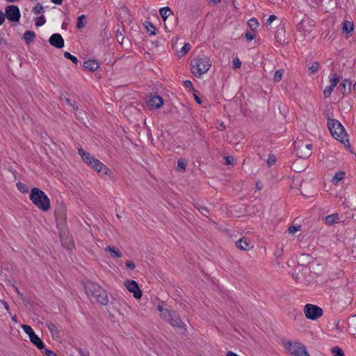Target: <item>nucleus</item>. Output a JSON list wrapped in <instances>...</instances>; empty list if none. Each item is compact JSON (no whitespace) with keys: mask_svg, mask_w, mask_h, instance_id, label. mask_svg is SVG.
<instances>
[{"mask_svg":"<svg viewBox=\"0 0 356 356\" xmlns=\"http://www.w3.org/2000/svg\"><path fill=\"white\" fill-rule=\"evenodd\" d=\"M312 22L308 17L303 18L297 24V31L302 33L305 36L307 35V34H309L312 31L313 26Z\"/></svg>","mask_w":356,"mask_h":356,"instance_id":"obj_11","label":"nucleus"},{"mask_svg":"<svg viewBox=\"0 0 356 356\" xmlns=\"http://www.w3.org/2000/svg\"><path fill=\"white\" fill-rule=\"evenodd\" d=\"M45 355L46 356H57L56 353L48 349L45 350Z\"/></svg>","mask_w":356,"mask_h":356,"instance_id":"obj_53","label":"nucleus"},{"mask_svg":"<svg viewBox=\"0 0 356 356\" xmlns=\"http://www.w3.org/2000/svg\"><path fill=\"white\" fill-rule=\"evenodd\" d=\"M22 328L23 329L24 332L29 336V339H31V337H32V336L35 334L32 327L28 325H22Z\"/></svg>","mask_w":356,"mask_h":356,"instance_id":"obj_29","label":"nucleus"},{"mask_svg":"<svg viewBox=\"0 0 356 356\" xmlns=\"http://www.w3.org/2000/svg\"><path fill=\"white\" fill-rule=\"evenodd\" d=\"M218 126L217 127V128L220 130V131H223L225 129L226 127L224 124L223 122H218Z\"/></svg>","mask_w":356,"mask_h":356,"instance_id":"obj_52","label":"nucleus"},{"mask_svg":"<svg viewBox=\"0 0 356 356\" xmlns=\"http://www.w3.org/2000/svg\"><path fill=\"white\" fill-rule=\"evenodd\" d=\"M30 200L39 209L42 211H48L50 209V200L47 195L38 188H33L31 190L29 195Z\"/></svg>","mask_w":356,"mask_h":356,"instance_id":"obj_4","label":"nucleus"},{"mask_svg":"<svg viewBox=\"0 0 356 356\" xmlns=\"http://www.w3.org/2000/svg\"><path fill=\"white\" fill-rule=\"evenodd\" d=\"M78 153L82 158L83 161L88 163L95 171L99 173L101 176H112V171L102 162H101L97 159L93 157L88 152H86L85 150L81 148L79 149Z\"/></svg>","mask_w":356,"mask_h":356,"instance_id":"obj_1","label":"nucleus"},{"mask_svg":"<svg viewBox=\"0 0 356 356\" xmlns=\"http://www.w3.org/2000/svg\"><path fill=\"white\" fill-rule=\"evenodd\" d=\"M226 356H239L237 354L234 353L232 351H227L226 353Z\"/></svg>","mask_w":356,"mask_h":356,"instance_id":"obj_58","label":"nucleus"},{"mask_svg":"<svg viewBox=\"0 0 356 356\" xmlns=\"http://www.w3.org/2000/svg\"><path fill=\"white\" fill-rule=\"evenodd\" d=\"M332 352L334 356H344L343 350L339 347H334L332 350Z\"/></svg>","mask_w":356,"mask_h":356,"instance_id":"obj_39","label":"nucleus"},{"mask_svg":"<svg viewBox=\"0 0 356 356\" xmlns=\"http://www.w3.org/2000/svg\"><path fill=\"white\" fill-rule=\"evenodd\" d=\"M236 246L241 250L249 251L253 246L251 243L250 239L248 238L243 237L236 242Z\"/></svg>","mask_w":356,"mask_h":356,"instance_id":"obj_15","label":"nucleus"},{"mask_svg":"<svg viewBox=\"0 0 356 356\" xmlns=\"http://www.w3.org/2000/svg\"><path fill=\"white\" fill-rule=\"evenodd\" d=\"M225 163L227 165H232L235 161V159L232 156H225Z\"/></svg>","mask_w":356,"mask_h":356,"instance_id":"obj_45","label":"nucleus"},{"mask_svg":"<svg viewBox=\"0 0 356 356\" xmlns=\"http://www.w3.org/2000/svg\"><path fill=\"white\" fill-rule=\"evenodd\" d=\"M186 163L184 161V160L181 159V160H179L178 162H177V169L179 171H185L186 170Z\"/></svg>","mask_w":356,"mask_h":356,"instance_id":"obj_36","label":"nucleus"},{"mask_svg":"<svg viewBox=\"0 0 356 356\" xmlns=\"http://www.w3.org/2000/svg\"><path fill=\"white\" fill-rule=\"evenodd\" d=\"M56 218H60L61 220H65L66 218V209H65V207L64 206H62L60 207H59L57 210H56Z\"/></svg>","mask_w":356,"mask_h":356,"instance_id":"obj_26","label":"nucleus"},{"mask_svg":"<svg viewBox=\"0 0 356 356\" xmlns=\"http://www.w3.org/2000/svg\"><path fill=\"white\" fill-rule=\"evenodd\" d=\"M147 106L152 109H158L161 108L163 104V101L161 97L159 95L151 96L147 102Z\"/></svg>","mask_w":356,"mask_h":356,"instance_id":"obj_13","label":"nucleus"},{"mask_svg":"<svg viewBox=\"0 0 356 356\" xmlns=\"http://www.w3.org/2000/svg\"><path fill=\"white\" fill-rule=\"evenodd\" d=\"M312 154V145H305L303 143L297 145V154L300 158H307Z\"/></svg>","mask_w":356,"mask_h":356,"instance_id":"obj_12","label":"nucleus"},{"mask_svg":"<svg viewBox=\"0 0 356 356\" xmlns=\"http://www.w3.org/2000/svg\"><path fill=\"white\" fill-rule=\"evenodd\" d=\"M159 13L163 21H165L170 15L173 14L171 9L168 6L161 8L159 10Z\"/></svg>","mask_w":356,"mask_h":356,"instance_id":"obj_22","label":"nucleus"},{"mask_svg":"<svg viewBox=\"0 0 356 356\" xmlns=\"http://www.w3.org/2000/svg\"><path fill=\"white\" fill-rule=\"evenodd\" d=\"M17 188L23 193H26L29 192L28 187L22 184V183H18L17 184Z\"/></svg>","mask_w":356,"mask_h":356,"instance_id":"obj_41","label":"nucleus"},{"mask_svg":"<svg viewBox=\"0 0 356 356\" xmlns=\"http://www.w3.org/2000/svg\"><path fill=\"white\" fill-rule=\"evenodd\" d=\"M31 342L34 344L38 349H43L44 348V343L41 339L36 334L32 336L30 339Z\"/></svg>","mask_w":356,"mask_h":356,"instance_id":"obj_21","label":"nucleus"},{"mask_svg":"<svg viewBox=\"0 0 356 356\" xmlns=\"http://www.w3.org/2000/svg\"><path fill=\"white\" fill-rule=\"evenodd\" d=\"M72 109L74 111H78V106L76 105V104L75 103V102H73V104L72 106H70Z\"/></svg>","mask_w":356,"mask_h":356,"instance_id":"obj_59","label":"nucleus"},{"mask_svg":"<svg viewBox=\"0 0 356 356\" xmlns=\"http://www.w3.org/2000/svg\"><path fill=\"white\" fill-rule=\"evenodd\" d=\"M35 38V34L33 31H26L23 35V38L27 44H30L32 41H33Z\"/></svg>","mask_w":356,"mask_h":356,"instance_id":"obj_24","label":"nucleus"},{"mask_svg":"<svg viewBox=\"0 0 356 356\" xmlns=\"http://www.w3.org/2000/svg\"><path fill=\"white\" fill-rule=\"evenodd\" d=\"M49 42L51 45L58 49H61L64 46V40L59 33L51 35L49 39Z\"/></svg>","mask_w":356,"mask_h":356,"instance_id":"obj_14","label":"nucleus"},{"mask_svg":"<svg viewBox=\"0 0 356 356\" xmlns=\"http://www.w3.org/2000/svg\"><path fill=\"white\" fill-rule=\"evenodd\" d=\"M64 57L67 59H70L74 64H77L79 62L76 56L72 55L70 52L65 51L64 53Z\"/></svg>","mask_w":356,"mask_h":356,"instance_id":"obj_35","label":"nucleus"},{"mask_svg":"<svg viewBox=\"0 0 356 356\" xmlns=\"http://www.w3.org/2000/svg\"><path fill=\"white\" fill-rule=\"evenodd\" d=\"M245 38L248 41H251L254 38V35L251 32H247L245 33Z\"/></svg>","mask_w":356,"mask_h":356,"instance_id":"obj_50","label":"nucleus"},{"mask_svg":"<svg viewBox=\"0 0 356 356\" xmlns=\"http://www.w3.org/2000/svg\"><path fill=\"white\" fill-rule=\"evenodd\" d=\"M157 309L160 312V316L163 318L165 312H169L170 310L168 309H164L161 305L157 306Z\"/></svg>","mask_w":356,"mask_h":356,"instance_id":"obj_46","label":"nucleus"},{"mask_svg":"<svg viewBox=\"0 0 356 356\" xmlns=\"http://www.w3.org/2000/svg\"><path fill=\"white\" fill-rule=\"evenodd\" d=\"M211 66L210 58L205 55L197 56L191 61V73L197 78L207 73Z\"/></svg>","mask_w":356,"mask_h":356,"instance_id":"obj_3","label":"nucleus"},{"mask_svg":"<svg viewBox=\"0 0 356 356\" xmlns=\"http://www.w3.org/2000/svg\"><path fill=\"white\" fill-rule=\"evenodd\" d=\"M83 67L90 72H95L99 67V65L95 60H88L83 63Z\"/></svg>","mask_w":356,"mask_h":356,"instance_id":"obj_17","label":"nucleus"},{"mask_svg":"<svg viewBox=\"0 0 356 356\" xmlns=\"http://www.w3.org/2000/svg\"><path fill=\"white\" fill-rule=\"evenodd\" d=\"M51 1L56 5H60L63 3V0H51Z\"/></svg>","mask_w":356,"mask_h":356,"instance_id":"obj_60","label":"nucleus"},{"mask_svg":"<svg viewBox=\"0 0 356 356\" xmlns=\"http://www.w3.org/2000/svg\"><path fill=\"white\" fill-rule=\"evenodd\" d=\"M284 73V70L282 69H280L277 71H275L274 74L273 79L275 82H280L282 80V75Z\"/></svg>","mask_w":356,"mask_h":356,"instance_id":"obj_32","label":"nucleus"},{"mask_svg":"<svg viewBox=\"0 0 356 356\" xmlns=\"http://www.w3.org/2000/svg\"><path fill=\"white\" fill-rule=\"evenodd\" d=\"M353 23L350 21H345L343 24L342 31L343 33H350L353 31Z\"/></svg>","mask_w":356,"mask_h":356,"instance_id":"obj_25","label":"nucleus"},{"mask_svg":"<svg viewBox=\"0 0 356 356\" xmlns=\"http://www.w3.org/2000/svg\"><path fill=\"white\" fill-rule=\"evenodd\" d=\"M191 49V45L189 43H185L182 48L177 51V55L179 57L184 56Z\"/></svg>","mask_w":356,"mask_h":356,"instance_id":"obj_28","label":"nucleus"},{"mask_svg":"<svg viewBox=\"0 0 356 356\" xmlns=\"http://www.w3.org/2000/svg\"><path fill=\"white\" fill-rule=\"evenodd\" d=\"M275 36L277 42L281 45H284L286 43L285 33L283 30H277Z\"/></svg>","mask_w":356,"mask_h":356,"instance_id":"obj_19","label":"nucleus"},{"mask_svg":"<svg viewBox=\"0 0 356 356\" xmlns=\"http://www.w3.org/2000/svg\"><path fill=\"white\" fill-rule=\"evenodd\" d=\"M327 124L330 134L335 139L343 144L348 143L347 134L339 121L334 119H328Z\"/></svg>","mask_w":356,"mask_h":356,"instance_id":"obj_5","label":"nucleus"},{"mask_svg":"<svg viewBox=\"0 0 356 356\" xmlns=\"http://www.w3.org/2000/svg\"><path fill=\"white\" fill-rule=\"evenodd\" d=\"M116 33H117L116 36H117L118 40L120 41V38H122V40H123L124 37H123L122 33L119 30L117 31Z\"/></svg>","mask_w":356,"mask_h":356,"instance_id":"obj_57","label":"nucleus"},{"mask_svg":"<svg viewBox=\"0 0 356 356\" xmlns=\"http://www.w3.org/2000/svg\"><path fill=\"white\" fill-rule=\"evenodd\" d=\"M78 352H79L80 356H86V355L84 353V351L82 349L79 348L78 350Z\"/></svg>","mask_w":356,"mask_h":356,"instance_id":"obj_63","label":"nucleus"},{"mask_svg":"<svg viewBox=\"0 0 356 356\" xmlns=\"http://www.w3.org/2000/svg\"><path fill=\"white\" fill-rule=\"evenodd\" d=\"M277 19V17L274 15H270L266 21L267 24H270L275 19Z\"/></svg>","mask_w":356,"mask_h":356,"instance_id":"obj_51","label":"nucleus"},{"mask_svg":"<svg viewBox=\"0 0 356 356\" xmlns=\"http://www.w3.org/2000/svg\"><path fill=\"white\" fill-rule=\"evenodd\" d=\"M348 324L349 332L356 336V315L349 318Z\"/></svg>","mask_w":356,"mask_h":356,"instance_id":"obj_18","label":"nucleus"},{"mask_svg":"<svg viewBox=\"0 0 356 356\" xmlns=\"http://www.w3.org/2000/svg\"><path fill=\"white\" fill-rule=\"evenodd\" d=\"M65 102H66L67 104V105H69V106H72V104H73V102H72V101H71V100H70V99H68V98H66V99H65Z\"/></svg>","mask_w":356,"mask_h":356,"instance_id":"obj_64","label":"nucleus"},{"mask_svg":"<svg viewBox=\"0 0 356 356\" xmlns=\"http://www.w3.org/2000/svg\"><path fill=\"white\" fill-rule=\"evenodd\" d=\"M124 286L130 293H133L135 298L139 299L142 297V291L136 281L127 280L124 282Z\"/></svg>","mask_w":356,"mask_h":356,"instance_id":"obj_10","label":"nucleus"},{"mask_svg":"<svg viewBox=\"0 0 356 356\" xmlns=\"http://www.w3.org/2000/svg\"><path fill=\"white\" fill-rule=\"evenodd\" d=\"M125 265L127 268H129L131 270H133L135 268V264L131 260L127 261L125 263Z\"/></svg>","mask_w":356,"mask_h":356,"instance_id":"obj_49","label":"nucleus"},{"mask_svg":"<svg viewBox=\"0 0 356 356\" xmlns=\"http://www.w3.org/2000/svg\"><path fill=\"white\" fill-rule=\"evenodd\" d=\"M45 22H46V20L44 19V15H41L36 18V19L35 21V24L36 26H41L43 24H44Z\"/></svg>","mask_w":356,"mask_h":356,"instance_id":"obj_38","label":"nucleus"},{"mask_svg":"<svg viewBox=\"0 0 356 356\" xmlns=\"http://www.w3.org/2000/svg\"><path fill=\"white\" fill-rule=\"evenodd\" d=\"M194 98L196 100L197 104H200L202 103L200 97L197 95H196L195 94L194 95Z\"/></svg>","mask_w":356,"mask_h":356,"instance_id":"obj_61","label":"nucleus"},{"mask_svg":"<svg viewBox=\"0 0 356 356\" xmlns=\"http://www.w3.org/2000/svg\"><path fill=\"white\" fill-rule=\"evenodd\" d=\"M105 250L108 252L113 257L120 258L122 257V253L114 247L107 246L105 248Z\"/></svg>","mask_w":356,"mask_h":356,"instance_id":"obj_23","label":"nucleus"},{"mask_svg":"<svg viewBox=\"0 0 356 356\" xmlns=\"http://www.w3.org/2000/svg\"><path fill=\"white\" fill-rule=\"evenodd\" d=\"M4 15L9 21L14 22H19L21 16L19 8L15 5L6 7Z\"/></svg>","mask_w":356,"mask_h":356,"instance_id":"obj_9","label":"nucleus"},{"mask_svg":"<svg viewBox=\"0 0 356 356\" xmlns=\"http://www.w3.org/2000/svg\"><path fill=\"white\" fill-rule=\"evenodd\" d=\"M345 177V172L339 170L335 173L331 179V183L334 185L338 184Z\"/></svg>","mask_w":356,"mask_h":356,"instance_id":"obj_20","label":"nucleus"},{"mask_svg":"<svg viewBox=\"0 0 356 356\" xmlns=\"http://www.w3.org/2000/svg\"><path fill=\"white\" fill-rule=\"evenodd\" d=\"M333 89L334 88H332L330 86H327L325 88L324 91H323V96H324V97L325 98H328L331 95Z\"/></svg>","mask_w":356,"mask_h":356,"instance_id":"obj_42","label":"nucleus"},{"mask_svg":"<svg viewBox=\"0 0 356 356\" xmlns=\"http://www.w3.org/2000/svg\"><path fill=\"white\" fill-rule=\"evenodd\" d=\"M163 319L167 321L171 326L179 328H184L185 325L179 316L172 310L165 312Z\"/></svg>","mask_w":356,"mask_h":356,"instance_id":"obj_7","label":"nucleus"},{"mask_svg":"<svg viewBox=\"0 0 356 356\" xmlns=\"http://www.w3.org/2000/svg\"><path fill=\"white\" fill-rule=\"evenodd\" d=\"M15 289L18 296L22 298L23 296V294L18 290V289L17 287H15Z\"/></svg>","mask_w":356,"mask_h":356,"instance_id":"obj_62","label":"nucleus"},{"mask_svg":"<svg viewBox=\"0 0 356 356\" xmlns=\"http://www.w3.org/2000/svg\"><path fill=\"white\" fill-rule=\"evenodd\" d=\"M47 327L49 328V330H50L51 332H57L58 331L56 326L54 323H47Z\"/></svg>","mask_w":356,"mask_h":356,"instance_id":"obj_47","label":"nucleus"},{"mask_svg":"<svg viewBox=\"0 0 356 356\" xmlns=\"http://www.w3.org/2000/svg\"><path fill=\"white\" fill-rule=\"evenodd\" d=\"M298 163V161H295L293 165H292V168L293 169L295 170V171H300L301 169L298 168V166H297Z\"/></svg>","mask_w":356,"mask_h":356,"instance_id":"obj_55","label":"nucleus"},{"mask_svg":"<svg viewBox=\"0 0 356 356\" xmlns=\"http://www.w3.org/2000/svg\"><path fill=\"white\" fill-rule=\"evenodd\" d=\"M304 314L307 319L316 320L323 315V309L314 305L307 304L303 309Z\"/></svg>","mask_w":356,"mask_h":356,"instance_id":"obj_8","label":"nucleus"},{"mask_svg":"<svg viewBox=\"0 0 356 356\" xmlns=\"http://www.w3.org/2000/svg\"><path fill=\"white\" fill-rule=\"evenodd\" d=\"M318 63L316 62H314L312 65L309 67V73L312 74H314L317 72L318 69Z\"/></svg>","mask_w":356,"mask_h":356,"instance_id":"obj_37","label":"nucleus"},{"mask_svg":"<svg viewBox=\"0 0 356 356\" xmlns=\"http://www.w3.org/2000/svg\"><path fill=\"white\" fill-rule=\"evenodd\" d=\"M4 20H5L4 13L1 10H0V26L3 24Z\"/></svg>","mask_w":356,"mask_h":356,"instance_id":"obj_56","label":"nucleus"},{"mask_svg":"<svg viewBox=\"0 0 356 356\" xmlns=\"http://www.w3.org/2000/svg\"><path fill=\"white\" fill-rule=\"evenodd\" d=\"M301 226L300 225H291L288 228V232L291 234H294L297 232L300 231Z\"/></svg>","mask_w":356,"mask_h":356,"instance_id":"obj_34","label":"nucleus"},{"mask_svg":"<svg viewBox=\"0 0 356 356\" xmlns=\"http://www.w3.org/2000/svg\"><path fill=\"white\" fill-rule=\"evenodd\" d=\"M338 89L343 95H347L351 91V81L349 79H343L339 84Z\"/></svg>","mask_w":356,"mask_h":356,"instance_id":"obj_16","label":"nucleus"},{"mask_svg":"<svg viewBox=\"0 0 356 356\" xmlns=\"http://www.w3.org/2000/svg\"><path fill=\"white\" fill-rule=\"evenodd\" d=\"M184 85L186 88H193V84H192V82L189 80H186L184 81Z\"/></svg>","mask_w":356,"mask_h":356,"instance_id":"obj_54","label":"nucleus"},{"mask_svg":"<svg viewBox=\"0 0 356 356\" xmlns=\"http://www.w3.org/2000/svg\"><path fill=\"white\" fill-rule=\"evenodd\" d=\"M248 24L252 30L256 29L259 26V22L255 18L249 19Z\"/></svg>","mask_w":356,"mask_h":356,"instance_id":"obj_33","label":"nucleus"},{"mask_svg":"<svg viewBox=\"0 0 356 356\" xmlns=\"http://www.w3.org/2000/svg\"><path fill=\"white\" fill-rule=\"evenodd\" d=\"M33 13L35 15H39L44 13V7L40 3H38L33 8Z\"/></svg>","mask_w":356,"mask_h":356,"instance_id":"obj_31","label":"nucleus"},{"mask_svg":"<svg viewBox=\"0 0 356 356\" xmlns=\"http://www.w3.org/2000/svg\"><path fill=\"white\" fill-rule=\"evenodd\" d=\"M338 218L339 216L337 213L329 215L325 218V223L327 225H331L334 224L338 220Z\"/></svg>","mask_w":356,"mask_h":356,"instance_id":"obj_27","label":"nucleus"},{"mask_svg":"<svg viewBox=\"0 0 356 356\" xmlns=\"http://www.w3.org/2000/svg\"><path fill=\"white\" fill-rule=\"evenodd\" d=\"M241 65V62L238 58H236L233 60V67L234 69L240 68Z\"/></svg>","mask_w":356,"mask_h":356,"instance_id":"obj_44","label":"nucleus"},{"mask_svg":"<svg viewBox=\"0 0 356 356\" xmlns=\"http://www.w3.org/2000/svg\"><path fill=\"white\" fill-rule=\"evenodd\" d=\"M85 16L83 15H80L77 19L76 26L78 29H82L85 26V23L83 22Z\"/></svg>","mask_w":356,"mask_h":356,"instance_id":"obj_40","label":"nucleus"},{"mask_svg":"<svg viewBox=\"0 0 356 356\" xmlns=\"http://www.w3.org/2000/svg\"><path fill=\"white\" fill-rule=\"evenodd\" d=\"M284 348L292 356H309L305 346L298 341H286L283 343Z\"/></svg>","mask_w":356,"mask_h":356,"instance_id":"obj_6","label":"nucleus"},{"mask_svg":"<svg viewBox=\"0 0 356 356\" xmlns=\"http://www.w3.org/2000/svg\"><path fill=\"white\" fill-rule=\"evenodd\" d=\"M275 161H276V159L274 155L269 156V157L268 158V160H267V162L269 165H272L275 164Z\"/></svg>","mask_w":356,"mask_h":356,"instance_id":"obj_48","label":"nucleus"},{"mask_svg":"<svg viewBox=\"0 0 356 356\" xmlns=\"http://www.w3.org/2000/svg\"><path fill=\"white\" fill-rule=\"evenodd\" d=\"M146 29L147 32H149L151 35L155 34V27L151 23H147L146 25Z\"/></svg>","mask_w":356,"mask_h":356,"instance_id":"obj_43","label":"nucleus"},{"mask_svg":"<svg viewBox=\"0 0 356 356\" xmlns=\"http://www.w3.org/2000/svg\"><path fill=\"white\" fill-rule=\"evenodd\" d=\"M339 82V78L337 74H334L330 79V85L329 86L332 88H334Z\"/></svg>","mask_w":356,"mask_h":356,"instance_id":"obj_30","label":"nucleus"},{"mask_svg":"<svg viewBox=\"0 0 356 356\" xmlns=\"http://www.w3.org/2000/svg\"><path fill=\"white\" fill-rule=\"evenodd\" d=\"M83 285L88 296L95 298L98 303L102 305H108V298L106 291L99 284L88 280L84 282Z\"/></svg>","mask_w":356,"mask_h":356,"instance_id":"obj_2","label":"nucleus"}]
</instances>
